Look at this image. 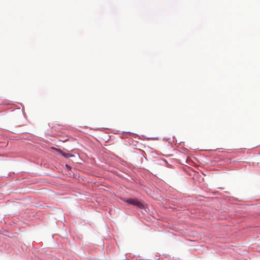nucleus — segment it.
Masks as SVG:
<instances>
[{
	"label": "nucleus",
	"mask_w": 260,
	"mask_h": 260,
	"mask_svg": "<svg viewBox=\"0 0 260 260\" xmlns=\"http://www.w3.org/2000/svg\"><path fill=\"white\" fill-rule=\"evenodd\" d=\"M123 201L129 204L137 206L141 209L144 208V205L137 199L124 198Z\"/></svg>",
	"instance_id": "nucleus-1"
},
{
	"label": "nucleus",
	"mask_w": 260,
	"mask_h": 260,
	"mask_svg": "<svg viewBox=\"0 0 260 260\" xmlns=\"http://www.w3.org/2000/svg\"><path fill=\"white\" fill-rule=\"evenodd\" d=\"M63 156H64L65 158H68L74 156V155L69 153H66L64 152H62L61 154Z\"/></svg>",
	"instance_id": "nucleus-2"
},
{
	"label": "nucleus",
	"mask_w": 260,
	"mask_h": 260,
	"mask_svg": "<svg viewBox=\"0 0 260 260\" xmlns=\"http://www.w3.org/2000/svg\"><path fill=\"white\" fill-rule=\"evenodd\" d=\"M56 151L57 152H58L59 153H60L61 154H62V152H63V151H62L61 149H56Z\"/></svg>",
	"instance_id": "nucleus-3"
},
{
	"label": "nucleus",
	"mask_w": 260,
	"mask_h": 260,
	"mask_svg": "<svg viewBox=\"0 0 260 260\" xmlns=\"http://www.w3.org/2000/svg\"><path fill=\"white\" fill-rule=\"evenodd\" d=\"M66 166L67 167H69V166L68 165H66Z\"/></svg>",
	"instance_id": "nucleus-4"
}]
</instances>
